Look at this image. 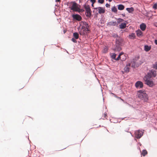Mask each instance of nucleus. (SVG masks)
<instances>
[{"mask_svg": "<svg viewBox=\"0 0 157 157\" xmlns=\"http://www.w3.org/2000/svg\"><path fill=\"white\" fill-rule=\"evenodd\" d=\"M123 53H121L119 54V55L118 56L117 58H116V60L117 61L119 60V59H121V56L123 54Z\"/></svg>", "mask_w": 157, "mask_h": 157, "instance_id": "a878e982", "label": "nucleus"}, {"mask_svg": "<svg viewBox=\"0 0 157 157\" xmlns=\"http://www.w3.org/2000/svg\"><path fill=\"white\" fill-rule=\"evenodd\" d=\"M61 0H56V2H60V1Z\"/></svg>", "mask_w": 157, "mask_h": 157, "instance_id": "79ce46f5", "label": "nucleus"}, {"mask_svg": "<svg viewBox=\"0 0 157 157\" xmlns=\"http://www.w3.org/2000/svg\"><path fill=\"white\" fill-rule=\"evenodd\" d=\"M86 15L87 17L88 16V8H86Z\"/></svg>", "mask_w": 157, "mask_h": 157, "instance_id": "473e14b6", "label": "nucleus"}, {"mask_svg": "<svg viewBox=\"0 0 157 157\" xmlns=\"http://www.w3.org/2000/svg\"><path fill=\"white\" fill-rule=\"evenodd\" d=\"M30 118L29 117H27L26 118H25V119H28V118Z\"/></svg>", "mask_w": 157, "mask_h": 157, "instance_id": "c03bdc74", "label": "nucleus"}, {"mask_svg": "<svg viewBox=\"0 0 157 157\" xmlns=\"http://www.w3.org/2000/svg\"><path fill=\"white\" fill-rule=\"evenodd\" d=\"M130 68L127 67V66H125L124 68V71L126 73H128L129 72Z\"/></svg>", "mask_w": 157, "mask_h": 157, "instance_id": "412c9836", "label": "nucleus"}, {"mask_svg": "<svg viewBox=\"0 0 157 157\" xmlns=\"http://www.w3.org/2000/svg\"><path fill=\"white\" fill-rule=\"evenodd\" d=\"M121 15L122 16H123V17H125V14L124 13H122Z\"/></svg>", "mask_w": 157, "mask_h": 157, "instance_id": "37998d69", "label": "nucleus"}, {"mask_svg": "<svg viewBox=\"0 0 157 157\" xmlns=\"http://www.w3.org/2000/svg\"><path fill=\"white\" fill-rule=\"evenodd\" d=\"M138 97L145 102H147L148 100V96L145 91L139 90L137 91Z\"/></svg>", "mask_w": 157, "mask_h": 157, "instance_id": "f257e3e1", "label": "nucleus"}, {"mask_svg": "<svg viewBox=\"0 0 157 157\" xmlns=\"http://www.w3.org/2000/svg\"><path fill=\"white\" fill-rule=\"evenodd\" d=\"M88 29L86 27V28L85 29V30L84 31L83 33L84 34H86L88 33Z\"/></svg>", "mask_w": 157, "mask_h": 157, "instance_id": "c756f323", "label": "nucleus"}, {"mask_svg": "<svg viewBox=\"0 0 157 157\" xmlns=\"http://www.w3.org/2000/svg\"><path fill=\"white\" fill-rule=\"evenodd\" d=\"M135 86L137 88H141L143 86V82L140 81H138L135 83Z\"/></svg>", "mask_w": 157, "mask_h": 157, "instance_id": "6e6552de", "label": "nucleus"}, {"mask_svg": "<svg viewBox=\"0 0 157 157\" xmlns=\"http://www.w3.org/2000/svg\"><path fill=\"white\" fill-rule=\"evenodd\" d=\"M155 10H156L157 9V3H155L152 7Z\"/></svg>", "mask_w": 157, "mask_h": 157, "instance_id": "c85d7f7f", "label": "nucleus"}, {"mask_svg": "<svg viewBox=\"0 0 157 157\" xmlns=\"http://www.w3.org/2000/svg\"><path fill=\"white\" fill-rule=\"evenodd\" d=\"M91 11H90V9L89 8V17L91 15Z\"/></svg>", "mask_w": 157, "mask_h": 157, "instance_id": "58836bf2", "label": "nucleus"}, {"mask_svg": "<svg viewBox=\"0 0 157 157\" xmlns=\"http://www.w3.org/2000/svg\"><path fill=\"white\" fill-rule=\"evenodd\" d=\"M82 30H83V31H84V29H83Z\"/></svg>", "mask_w": 157, "mask_h": 157, "instance_id": "09e8293b", "label": "nucleus"}, {"mask_svg": "<svg viewBox=\"0 0 157 157\" xmlns=\"http://www.w3.org/2000/svg\"><path fill=\"white\" fill-rule=\"evenodd\" d=\"M116 54L115 53H113V55H112L111 56V57L112 59H114V60H116Z\"/></svg>", "mask_w": 157, "mask_h": 157, "instance_id": "bb28decb", "label": "nucleus"}, {"mask_svg": "<svg viewBox=\"0 0 157 157\" xmlns=\"http://www.w3.org/2000/svg\"><path fill=\"white\" fill-rule=\"evenodd\" d=\"M129 128H127L126 130H125V131L126 132H129L130 134H131V136H133V135H132V133H131V132H128V131H129Z\"/></svg>", "mask_w": 157, "mask_h": 157, "instance_id": "f704fd0d", "label": "nucleus"}, {"mask_svg": "<svg viewBox=\"0 0 157 157\" xmlns=\"http://www.w3.org/2000/svg\"><path fill=\"white\" fill-rule=\"evenodd\" d=\"M146 27L147 26L144 23H142L140 26V29L142 31H144L146 29Z\"/></svg>", "mask_w": 157, "mask_h": 157, "instance_id": "9b49d317", "label": "nucleus"}, {"mask_svg": "<svg viewBox=\"0 0 157 157\" xmlns=\"http://www.w3.org/2000/svg\"><path fill=\"white\" fill-rule=\"evenodd\" d=\"M92 7H94V4H93V3H92Z\"/></svg>", "mask_w": 157, "mask_h": 157, "instance_id": "a18cd8bd", "label": "nucleus"}, {"mask_svg": "<svg viewBox=\"0 0 157 157\" xmlns=\"http://www.w3.org/2000/svg\"><path fill=\"white\" fill-rule=\"evenodd\" d=\"M151 46H149L148 45H145L144 46V50L147 52L151 50Z\"/></svg>", "mask_w": 157, "mask_h": 157, "instance_id": "f8f14e48", "label": "nucleus"}, {"mask_svg": "<svg viewBox=\"0 0 157 157\" xmlns=\"http://www.w3.org/2000/svg\"><path fill=\"white\" fill-rule=\"evenodd\" d=\"M136 33L137 36L138 37L141 36L142 35V32L140 29H138V30H136Z\"/></svg>", "mask_w": 157, "mask_h": 157, "instance_id": "2eb2a0df", "label": "nucleus"}, {"mask_svg": "<svg viewBox=\"0 0 157 157\" xmlns=\"http://www.w3.org/2000/svg\"><path fill=\"white\" fill-rule=\"evenodd\" d=\"M109 0V2H111V1H112V0Z\"/></svg>", "mask_w": 157, "mask_h": 157, "instance_id": "49530a36", "label": "nucleus"}, {"mask_svg": "<svg viewBox=\"0 0 157 157\" xmlns=\"http://www.w3.org/2000/svg\"><path fill=\"white\" fill-rule=\"evenodd\" d=\"M72 17L74 19L78 21H81L82 19L81 17L78 14H73L72 15Z\"/></svg>", "mask_w": 157, "mask_h": 157, "instance_id": "1a4fd4ad", "label": "nucleus"}, {"mask_svg": "<svg viewBox=\"0 0 157 157\" xmlns=\"http://www.w3.org/2000/svg\"><path fill=\"white\" fill-rule=\"evenodd\" d=\"M131 63H128L125 66H127L128 67L130 68V67L131 65Z\"/></svg>", "mask_w": 157, "mask_h": 157, "instance_id": "72a5a7b5", "label": "nucleus"}, {"mask_svg": "<svg viewBox=\"0 0 157 157\" xmlns=\"http://www.w3.org/2000/svg\"><path fill=\"white\" fill-rule=\"evenodd\" d=\"M111 10L113 12L115 13H116L117 10L116 7L115 6H113L111 9Z\"/></svg>", "mask_w": 157, "mask_h": 157, "instance_id": "6ab92c4d", "label": "nucleus"}, {"mask_svg": "<svg viewBox=\"0 0 157 157\" xmlns=\"http://www.w3.org/2000/svg\"><path fill=\"white\" fill-rule=\"evenodd\" d=\"M144 132V130H138L136 131L134 134L135 135V137L137 139L140 138L143 135Z\"/></svg>", "mask_w": 157, "mask_h": 157, "instance_id": "20e7f679", "label": "nucleus"}, {"mask_svg": "<svg viewBox=\"0 0 157 157\" xmlns=\"http://www.w3.org/2000/svg\"><path fill=\"white\" fill-rule=\"evenodd\" d=\"M73 36L75 39H77L78 38L79 35L77 33H74L73 34Z\"/></svg>", "mask_w": 157, "mask_h": 157, "instance_id": "f3484780", "label": "nucleus"}, {"mask_svg": "<svg viewBox=\"0 0 157 157\" xmlns=\"http://www.w3.org/2000/svg\"><path fill=\"white\" fill-rule=\"evenodd\" d=\"M155 44L157 45V40H155Z\"/></svg>", "mask_w": 157, "mask_h": 157, "instance_id": "ea45409f", "label": "nucleus"}, {"mask_svg": "<svg viewBox=\"0 0 157 157\" xmlns=\"http://www.w3.org/2000/svg\"><path fill=\"white\" fill-rule=\"evenodd\" d=\"M106 115H107L106 113H104V118H105L107 116Z\"/></svg>", "mask_w": 157, "mask_h": 157, "instance_id": "a19ab883", "label": "nucleus"}, {"mask_svg": "<svg viewBox=\"0 0 157 157\" xmlns=\"http://www.w3.org/2000/svg\"><path fill=\"white\" fill-rule=\"evenodd\" d=\"M125 60V59H124L123 60H122V61H124Z\"/></svg>", "mask_w": 157, "mask_h": 157, "instance_id": "de8ad7c7", "label": "nucleus"}, {"mask_svg": "<svg viewBox=\"0 0 157 157\" xmlns=\"http://www.w3.org/2000/svg\"><path fill=\"white\" fill-rule=\"evenodd\" d=\"M121 45L115 44L113 48V50L115 52L120 51L121 50Z\"/></svg>", "mask_w": 157, "mask_h": 157, "instance_id": "0eeeda50", "label": "nucleus"}, {"mask_svg": "<svg viewBox=\"0 0 157 157\" xmlns=\"http://www.w3.org/2000/svg\"><path fill=\"white\" fill-rule=\"evenodd\" d=\"M105 6L107 7H110V5L108 3H106L105 4Z\"/></svg>", "mask_w": 157, "mask_h": 157, "instance_id": "4c0bfd02", "label": "nucleus"}, {"mask_svg": "<svg viewBox=\"0 0 157 157\" xmlns=\"http://www.w3.org/2000/svg\"><path fill=\"white\" fill-rule=\"evenodd\" d=\"M129 38L130 39H134L135 38V33H132L131 34H130L129 36Z\"/></svg>", "mask_w": 157, "mask_h": 157, "instance_id": "a211bd4d", "label": "nucleus"}, {"mask_svg": "<svg viewBox=\"0 0 157 157\" xmlns=\"http://www.w3.org/2000/svg\"><path fill=\"white\" fill-rule=\"evenodd\" d=\"M124 21V20L121 18H118L117 20V23H119L120 22H121L123 21Z\"/></svg>", "mask_w": 157, "mask_h": 157, "instance_id": "7c9ffc66", "label": "nucleus"}, {"mask_svg": "<svg viewBox=\"0 0 157 157\" xmlns=\"http://www.w3.org/2000/svg\"><path fill=\"white\" fill-rule=\"evenodd\" d=\"M123 41V39L120 36L117 39H116V43L118 44L121 45Z\"/></svg>", "mask_w": 157, "mask_h": 157, "instance_id": "9d476101", "label": "nucleus"}, {"mask_svg": "<svg viewBox=\"0 0 157 157\" xmlns=\"http://www.w3.org/2000/svg\"><path fill=\"white\" fill-rule=\"evenodd\" d=\"M108 51V48L107 47L105 46L104 49L103 50V53H106Z\"/></svg>", "mask_w": 157, "mask_h": 157, "instance_id": "393cba45", "label": "nucleus"}, {"mask_svg": "<svg viewBox=\"0 0 157 157\" xmlns=\"http://www.w3.org/2000/svg\"><path fill=\"white\" fill-rule=\"evenodd\" d=\"M132 67L133 68H135L136 65V62L134 60L131 62Z\"/></svg>", "mask_w": 157, "mask_h": 157, "instance_id": "b1692460", "label": "nucleus"}, {"mask_svg": "<svg viewBox=\"0 0 157 157\" xmlns=\"http://www.w3.org/2000/svg\"><path fill=\"white\" fill-rule=\"evenodd\" d=\"M126 10L129 13H132L134 10V8L132 7H131L130 8H126Z\"/></svg>", "mask_w": 157, "mask_h": 157, "instance_id": "4468645a", "label": "nucleus"}, {"mask_svg": "<svg viewBox=\"0 0 157 157\" xmlns=\"http://www.w3.org/2000/svg\"><path fill=\"white\" fill-rule=\"evenodd\" d=\"M126 24L124 23H122L119 25V28L121 29H124L126 28Z\"/></svg>", "mask_w": 157, "mask_h": 157, "instance_id": "dca6fc26", "label": "nucleus"}, {"mask_svg": "<svg viewBox=\"0 0 157 157\" xmlns=\"http://www.w3.org/2000/svg\"><path fill=\"white\" fill-rule=\"evenodd\" d=\"M104 1V0H98V2L99 3L101 4H103Z\"/></svg>", "mask_w": 157, "mask_h": 157, "instance_id": "2f4dec72", "label": "nucleus"}, {"mask_svg": "<svg viewBox=\"0 0 157 157\" xmlns=\"http://www.w3.org/2000/svg\"><path fill=\"white\" fill-rule=\"evenodd\" d=\"M152 67L155 70H157V61H156L154 64H152Z\"/></svg>", "mask_w": 157, "mask_h": 157, "instance_id": "5701e85b", "label": "nucleus"}, {"mask_svg": "<svg viewBox=\"0 0 157 157\" xmlns=\"http://www.w3.org/2000/svg\"><path fill=\"white\" fill-rule=\"evenodd\" d=\"M156 75V71L154 70H151L147 73L144 77L145 78H149L152 77H155Z\"/></svg>", "mask_w": 157, "mask_h": 157, "instance_id": "7ed1b4c3", "label": "nucleus"}, {"mask_svg": "<svg viewBox=\"0 0 157 157\" xmlns=\"http://www.w3.org/2000/svg\"><path fill=\"white\" fill-rule=\"evenodd\" d=\"M69 8L73 11L81 12L82 10L80 9L79 5L75 2H71L69 3Z\"/></svg>", "mask_w": 157, "mask_h": 157, "instance_id": "f03ea898", "label": "nucleus"}, {"mask_svg": "<svg viewBox=\"0 0 157 157\" xmlns=\"http://www.w3.org/2000/svg\"><path fill=\"white\" fill-rule=\"evenodd\" d=\"M94 9L98 11V13H97V14H98V13L100 14H103L105 12V8L103 7H99L95 8Z\"/></svg>", "mask_w": 157, "mask_h": 157, "instance_id": "423d86ee", "label": "nucleus"}, {"mask_svg": "<svg viewBox=\"0 0 157 157\" xmlns=\"http://www.w3.org/2000/svg\"><path fill=\"white\" fill-rule=\"evenodd\" d=\"M65 33V32L64 31V33Z\"/></svg>", "mask_w": 157, "mask_h": 157, "instance_id": "8fccbe9b", "label": "nucleus"}, {"mask_svg": "<svg viewBox=\"0 0 157 157\" xmlns=\"http://www.w3.org/2000/svg\"><path fill=\"white\" fill-rule=\"evenodd\" d=\"M90 1L93 4H94L96 2L95 0H90Z\"/></svg>", "mask_w": 157, "mask_h": 157, "instance_id": "e433bc0d", "label": "nucleus"}, {"mask_svg": "<svg viewBox=\"0 0 157 157\" xmlns=\"http://www.w3.org/2000/svg\"><path fill=\"white\" fill-rule=\"evenodd\" d=\"M110 25L112 26H115L116 24V22H110L109 23Z\"/></svg>", "mask_w": 157, "mask_h": 157, "instance_id": "cd10ccee", "label": "nucleus"}, {"mask_svg": "<svg viewBox=\"0 0 157 157\" xmlns=\"http://www.w3.org/2000/svg\"><path fill=\"white\" fill-rule=\"evenodd\" d=\"M71 40L74 43H76L77 42V41L74 38H72Z\"/></svg>", "mask_w": 157, "mask_h": 157, "instance_id": "c9c22d12", "label": "nucleus"}, {"mask_svg": "<svg viewBox=\"0 0 157 157\" xmlns=\"http://www.w3.org/2000/svg\"><path fill=\"white\" fill-rule=\"evenodd\" d=\"M147 154V151L145 150H143L141 154L143 156H145Z\"/></svg>", "mask_w": 157, "mask_h": 157, "instance_id": "4be33fe9", "label": "nucleus"}, {"mask_svg": "<svg viewBox=\"0 0 157 157\" xmlns=\"http://www.w3.org/2000/svg\"><path fill=\"white\" fill-rule=\"evenodd\" d=\"M112 36L114 38H116V39H117V38L120 37L116 33H113L112 34Z\"/></svg>", "mask_w": 157, "mask_h": 157, "instance_id": "aec40b11", "label": "nucleus"}, {"mask_svg": "<svg viewBox=\"0 0 157 157\" xmlns=\"http://www.w3.org/2000/svg\"><path fill=\"white\" fill-rule=\"evenodd\" d=\"M144 79L145 81V84L148 86H149L151 87L154 85L153 81L150 80L149 78H144Z\"/></svg>", "mask_w": 157, "mask_h": 157, "instance_id": "39448f33", "label": "nucleus"}, {"mask_svg": "<svg viewBox=\"0 0 157 157\" xmlns=\"http://www.w3.org/2000/svg\"><path fill=\"white\" fill-rule=\"evenodd\" d=\"M117 8L118 10H122L124 8V6L122 4H119L117 5Z\"/></svg>", "mask_w": 157, "mask_h": 157, "instance_id": "ddd939ff", "label": "nucleus"}]
</instances>
